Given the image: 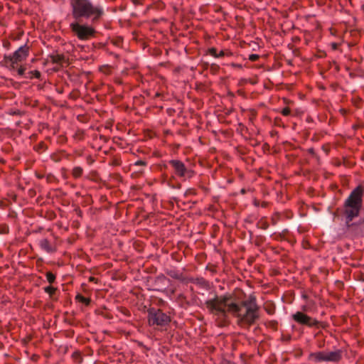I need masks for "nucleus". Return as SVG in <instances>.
<instances>
[{
    "mask_svg": "<svg viewBox=\"0 0 364 364\" xmlns=\"http://www.w3.org/2000/svg\"><path fill=\"white\" fill-rule=\"evenodd\" d=\"M205 305L219 327L230 323L229 314L237 318L238 325L245 327H250L259 318V307L256 304V298L252 296L248 301L240 303L231 295L215 296L205 301Z\"/></svg>",
    "mask_w": 364,
    "mask_h": 364,
    "instance_id": "f257e3e1",
    "label": "nucleus"
},
{
    "mask_svg": "<svg viewBox=\"0 0 364 364\" xmlns=\"http://www.w3.org/2000/svg\"><path fill=\"white\" fill-rule=\"evenodd\" d=\"M363 191V187L358 186L351 191L342 207L341 213L345 218L346 225L348 229L353 228L355 223L352 221L359 215L362 208Z\"/></svg>",
    "mask_w": 364,
    "mask_h": 364,
    "instance_id": "f03ea898",
    "label": "nucleus"
},
{
    "mask_svg": "<svg viewBox=\"0 0 364 364\" xmlns=\"http://www.w3.org/2000/svg\"><path fill=\"white\" fill-rule=\"evenodd\" d=\"M72 15L75 20L90 18L92 22L97 21L104 14L103 8L93 4L90 0H70Z\"/></svg>",
    "mask_w": 364,
    "mask_h": 364,
    "instance_id": "7ed1b4c3",
    "label": "nucleus"
},
{
    "mask_svg": "<svg viewBox=\"0 0 364 364\" xmlns=\"http://www.w3.org/2000/svg\"><path fill=\"white\" fill-rule=\"evenodd\" d=\"M149 326H166L171 322V317L159 309L150 308L148 310Z\"/></svg>",
    "mask_w": 364,
    "mask_h": 364,
    "instance_id": "20e7f679",
    "label": "nucleus"
},
{
    "mask_svg": "<svg viewBox=\"0 0 364 364\" xmlns=\"http://www.w3.org/2000/svg\"><path fill=\"white\" fill-rule=\"evenodd\" d=\"M70 28L74 35L81 41L88 40L95 33L92 26L88 24H82L77 21L72 22L70 24Z\"/></svg>",
    "mask_w": 364,
    "mask_h": 364,
    "instance_id": "39448f33",
    "label": "nucleus"
},
{
    "mask_svg": "<svg viewBox=\"0 0 364 364\" xmlns=\"http://www.w3.org/2000/svg\"><path fill=\"white\" fill-rule=\"evenodd\" d=\"M292 318L296 323L301 325L307 326L309 327H315L316 328H325L326 326V324L325 323L318 321L316 318H314L301 311H297L295 314H294L292 315Z\"/></svg>",
    "mask_w": 364,
    "mask_h": 364,
    "instance_id": "423d86ee",
    "label": "nucleus"
},
{
    "mask_svg": "<svg viewBox=\"0 0 364 364\" xmlns=\"http://www.w3.org/2000/svg\"><path fill=\"white\" fill-rule=\"evenodd\" d=\"M28 55V48L26 45L22 46L16 50L13 55L6 57V62L10 66L11 69L17 68L19 63L26 60Z\"/></svg>",
    "mask_w": 364,
    "mask_h": 364,
    "instance_id": "0eeeda50",
    "label": "nucleus"
},
{
    "mask_svg": "<svg viewBox=\"0 0 364 364\" xmlns=\"http://www.w3.org/2000/svg\"><path fill=\"white\" fill-rule=\"evenodd\" d=\"M169 164L174 168L176 174L178 176L185 177L188 176V177H191L192 176L193 172L188 170L182 161L178 160H171L169 161Z\"/></svg>",
    "mask_w": 364,
    "mask_h": 364,
    "instance_id": "6e6552de",
    "label": "nucleus"
},
{
    "mask_svg": "<svg viewBox=\"0 0 364 364\" xmlns=\"http://www.w3.org/2000/svg\"><path fill=\"white\" fill-rule=\"evenodd\" d=\"M342 353L341 350L325 352V361L338 363L342 359Z\"/></svg>",
    "mask_w": 364,
    "mask_h": 364,
    "instance_id": "1a4fd4ad",
    "label": "nucleus"
},
{
    "mask_svg": "<svg viewBox=\"0 0 364 364\" xmlns=\"http://www.w3.org/2000/svg\"><path fill=\"white\" fill-rule=\"evenodd\" d=\"M41 248L48 253H53L56 251V248L53 245L48 239H43L39 242Z\"/></svg>",
    "mask_w": 364,
    "mask_h": 364,
    "instance_id": "9d476101",
    "label": "nucleus"
},
{
    "mask_svg": "<svg viewBox=\"0 0 364 364\" xmlns=\"http://www.w3.org/2000/svg\"><path fill=\"white\" fill-rule=\"evenodd\" d=\"M166 274L174 279H177L181 282L185 281L186 277L180 271L175 269H170L166 270Z\"/></svg>",
    "mask_w": 364,
    "mask_h": 364,
    "instance_id": "9b49d317",
    "label": "nucleus"
},
{
    "mask_svg": "<svg viewBox=\"0 0 364 364\" xmlns=\"http://www.w3.org/2000/svg\"><path fill=\"white\" fill-rule=\"evenodd\" d=\"M309 358H314L316 362L325 361V351L311 353Z\"/></svg>",
    "mask_w": 364,
    "mask_h": 364,
    "instance_id": "f8f14e48",
    "label": "nucleus"
},
{
    "mask_svg": "<svg viewBox=\"0 0 364 364\" xmlns=\"http://www.w3.org/2000/svg\"><path fill=\"white\" fill-rule=\"evenodd\" d=\"M264 309L268 314H274L275 312V305L271 301H267L264 304Z\"/></svg>",
    "mask_w": 364,
    "mask_h": 364,
    "instance_id": "ddd939ff",
    "label": "nucleus"
},
{
    "mask_svg": "<svg viewBox=\"0 0 364 364\" xmlns=\"http://www.w3.org/2000/svg\"><path fill=\"white\" fill-rule=\"evenodd\" d=\"M75 299L81 303H83L85 306H89L91 304V299L86 298L80 294H77L75 296Z\"/></svg>",
    "mask_w": 364,
    "mask_h": 364,
    "instance_id": "4468645a",
    "label": "nucleus"
},
{
    "mask_svg": "<svg viewBox=\"0 0 364 364\" xmlns=\"http://www.w3.org/2000/svg\"><path fill=\"white\" fill-rule=\"evenodd\" d=\"M58 289L52 286H48L44 288V291L48 293L50 298H53L54 294L57 291Z\"/></svg>",
    "mask_w": 364,
    "mask_h": 364,
    "instance_id": "2eb2a0df",
    "label": "nucleus"
},
{
    "mask_svg": "<svg viewBox=\"0 0 364 364\" xmlns=\"http://www.w3.org/2000/svg\"><path fill=\"white\" fill-rule=\"evenodd\" d=\"M48 149V146L46 144H45L43 141H41V143H39L36 146H35V149L37 152H38L39 154H41L43 153V151H45L46 150H47Z\"/></svg>",
    "mask_w": 364,
    "mask_h": 364,
    "instance_id": "dca6fc26",
    "label": "nucleus"
},
{
    "mask_svg": "<svg viewBox=\"0 0 364 364\" xmlns=\"http://www.w3.org/2000/svg\"><path fill=\"white\" fill-rule=\"evenodd\" d=\"M82 172H83V170L81 167L76 166V167L73 168V176L75 178H79L82 176Z\"/></svg>",
    "mask_w": 364,
    "mask_h": 364,
    "instance_id": "f3484780",
    "label": "nucleus"
},
{
    "mask_svg": "<svg viewBox=\"0 0 364 364\" xmlns=\"http://www.w3.org/2000/svg\"><path fill=\"white\" fill-rule=\"evenodd\" d=\"M46 278L50 284H53L55 281V275L50 272L46 273Z\"/></svg>",
    "mask_w": 364,
    "mask_h": 364,
    "instance_id": "a211bd4d",
    "label": "nucleus"
},
{
    "mask_svg": "<svg viewBox=\"0 0 364 364\" xmlns=\"http://www.w3.org/2000/svg\"><path fill=\"white\" fill-rule=\"evenodd\" d=\"M210 53L211 55L217 57V58L223 55V51H220L219 53H218L217 50L215 48H211L210 50Z\"/></svg>",
    "mask_w": 364,
    "mask_h": 364,
    "instance_id": "6ab92c4d",
    "label": "nucleus"
},
{
    "mask_svg": "<svg viewBox=\"0 0 364 364\" xmlns=\"http://www.w3.org/2000/svg\"><path fill=\"white\" fill-rule=\"evenodd\" d=\"M77 119L78 121L82 123H85L90 119L88 115H77Z\"/></svg>",
    "mask_w": 364,
    "mask_h": 364,
    "instance_id": "aec40b11",
    "label": "nucleus"
},
{
    "mask_svg": "<svg viewBox=\"0 0 364 364\" xmlns=\"http://www.w3.org/2000/svg\"><path fill=\"white\" fill-rule=\"evenodd\" d=\"M9 232V227L6 225H0V234H6Z\"/></svg>",
    "mask_w": 364,
    "mask_h": 364,
    "instance_id": "412c9836",
    "label": "nucleus"
},
{
    "mask_svg": "<svg viewBox=\"0 0 364 364\" xmlns=\"http://www.w3.org/2000/svg\"><path fill=\"white\" fill-rule=\"evenodd\" d=\"M84 132L83 131L78 130L75 134L74 135V137L77 139L81 140L83 138Z\"/></svg>",
    "mask_w": 364,
    "mask_h": 364,
    "instance_id": "4be33fe9",
    "label": "nucleus"
},
{
    "mask_svg": "<svg viewBox=\"0 0 364 364\" xmlns=\"http://www.w3.org/2000/svg\"><path fill=\"white\" fill-rule=\"evenodd\" d=\"M13 70H16L18 74L21 76L23 75H24V73H25V68H23V67H19L18 68V65H17V68L16 69H12Z\"/></svg>",
    "mask_w": 364,
    "mask_h": 364,
    "instance_id": "5701e85b",
    "label": "nucleus"
},
{
    "mask_svg": "<svg viewBox=\"0 0 364 364\" xmlns=\"http://www.w3.org/2000/svg\"><path fill=\"white\" fill-rule=\"evenodd\" d=\"M259 225V228L263 230H267L269 228V223L267 221H260L258 223V225Z\"/></svg>",
    "mask_w": 364,
    "mask_h": 364,
    "instance_id": "b1692460",
    "label": "nucleus"
},
{
    "mask_svg": "<svg viewBox=\"0 0 364 364\" xmlns=\"http://www.w3.org/2000/svg\"><path fill=\"white\" fill-rule=\"evenodd\" d=\"M73 358L74 359H76V360H77V359H79V360H79L80 362V361L82 360V357H81V355H80V353L79 352H77V351L73 353Z\"/></svg>",
    "mask_w": 364,
    "mask_h": 364,
    "instance_id": "393cba45",
    "label": "nucleus"
},
{
    "mask_svg": "<svg viewBox=\"0 0 364 364\" xmlns=\"http://www.w3.org/2000/svg\"><path fill=\"white\" fill-rule=\"evenodd\" d=\"M355 223V225H353V227L364 225V218L360 219L358 223Z\"/></svg>",
    "mask_w": 364,
    "mask_h": 364,
    "instance_id": "a878e982",
    "label": "nucleus"
},
{
    "mask_svg": "<svg viewBox=\"0 0 364 364\" xmlns=\"http://www.w3.org/2000/svg\"><path fill=\"white\" fill-rule=\"evenodd\" d=\"M146 163L144 161L139 160L135 163V166H145Z\"/></svg>",
    "mask_w": 364,
    "mask_h": 364,
    "instance_id": "bb28decb",
    "label": "nucleus"
},
{
    "mask_svg": "<svg viewBox=\"0 0 364 364\" xmlns=\"http://www.w3.org/2000/svg\"><path fill=\"white\" fill-rule=\"evenodd\" d=\"M258 58L259 56L257 54H252L250 55V60L253 61L256 60Z\"/></svg>",
    "mask_w": 364,
    "mask_h": 364,
    "instance_id": "cd10ccee",
    "label": "nucleus"
},
{
    "mask_svg": "<svg viewBox=\"0 0 364 364\" xmlns=\"http://www.w3.org/2000/svg\"><path fill=\"white\" fill-rule=\"evenodd\" d=\"M363 126V124H354V125L353 126V129H358V128H360V127H362Z\"/></svg>",
    "mask_w": 364,
    "mask_h": 364,
    "instance_id": "c85d7f7f",
    "label": "nucleus"
},
{
    "mask_svg": "<svg viewBox=\"0 0 364 364\" xmlns=\"http://www.w3.org/2000/svg\"><path fill=\"white\" fill-rule=\"evenodd\" d=\"M277 325V323L276 321H272L270 322V326L272 328H276Z\"/></svg>",
    "mask_w": 364,
    "mask_h": 364,
    "instance_id": "c756f323",
    "label": "nucleus"
},
{
    "mask_svg": "<svg viewBox=\"0 0 364 364\" xmlns=\"http://www.w3.org/2000/svg\"><path fill=\"white\" fill-rule=\"evenodd\" d=\"M89 281L92 282H97V279H96L95 277H90L89 279Z\"/></svg>",
    "mask_w": 364,
    "mask_h": 364,
    "instance_id": "7c9ffc66",
    "label": "nucleus"
},
{
    "mask_svg": "<svg viewBox=\"0 0 364 364\" xmlns=\"http://www.w3.org/2000/svg\"><path fill=\"white\" fill-rule=\"evenodd\" d=\"M289 110L287 109V108H285V109H283L282 114H289Z\"/></svg>",
    "mask_w": 364,
    "mask_h": 364,
    "instance_id": "2f4dec72",
    "label": "nucleus"
},
{
    "mask_svg": "<svg viewBox=\"0 0 364 364\" xmlns=\"http://www.w3.org/2000/svg\"><path fill=\"white\" fill-rule=\"evenodd\" d=\"M321 335H322V332L321 331H318V333H316L315 334V337H318L320 336Z\"/></svg>",
    "mask_w": 364,
    "mask_h": 364,
    "instance_id": "473e14b6",
    "label": "nucleus"
},
{
    "mask_svg": "<svg viewBox=\"0 0 364 364\" xmlns=\"http://www.w3.org/2000/svg\"><path fill=\"white\" fill-rule=\"evenodd\" d=\"M291 340V336H288L287 338H285V341H289Z\"/></svg>",
    "mask_w": 364,
    "mask_h": 364,
    "instance_id": "72a5a7b5",
    "label": "nucleus"
},
{
    "mask_svg": "<svg viewBox=\"0 0 364 364\" xmlns=\"http://www.w3.org/2000/svg\"><path fill=\"white\" fill-rule=\"evenodd\" d=\"M307 122H310L311 119V117L309 116H307L306 117V119Z\"/></svg>",
    "mask_w": 364,
    "mask_h": 364,
    "instance_id": "f704fd0d",
    "label": "nucleus"
},
{
    "mask_svg": "<svg viewBox=\"0 0 364 364\" xmlns=\"http://www.w3.org/2000/svg\"><path fill=\"white\" fill-rule=\"evenodd\" d=\"M323 345H324V343L323 342V343L319 344L318 347L319 348H322L323 346Z\"/></svg>",
    "mask_w": 364,
    "mask_h": 364,
    "instance_id": "c9c22d12",
    "label": "nucleus"
},
{
    "mask_svg": "<svg viewBox=\"0 0 364 364\" xmlns=\"http://www.w3.org/2000/svg\"><path fill=\"white\" fill-rule=\"evenodd\" d=\"M267 203L264 202L263 204H262V207L265 208L267 206Z\"/></svg>",
    "mask_w": 364,
    "mask_h": 364,
    "instance_id": "e433bc0d",
    "label": "nucleus"
},
{
    "mask_svg": "<svg viewBox=\"0 0 364 364\" xmlns=\"http://www.w3.org/2000/svg\"><path fill=\"white\" fill-rule=\"evenodd\" d=\"M218 117H222L221 118H218V120H221L223 118V117H224V115H218Z\"/></svg>",
    "mask_w": 364,
    "mask_h": 364,
    "instance_id": "4c0bfd02",
    "label": "nucleus"
},
{
    "mask_svg": "<svg viewBox=\"0 0 364 364\" xmlns=\"http://www.w3.org/2000/svg\"><path fill=\"white\" fill-rule=\"evenodd\" d=\"M309 151H310V153H312V154L314 153V150L312 149H310Z\"/></svg>",
    "mask_w": 364,
    "mask_h": 364,
    "instance_id": "58836bf2",
    "label": "nucleus"
},
{
    "mask_svg": "<svg viewBox=\"0 0 364 364\" xmlns=\"http://www.w3.org/2000/svg\"><path fill=\"white\" fill-rule=\"evenodd\" d=\"M39 75H40V73H39V72H37V75H36V77H38Z\"/></svg>",
    "mask_w": 364,
    "mask_h": 364,
    "instance_id": "ea45409f",
    "label": "nucleus"
}]
</instances>
